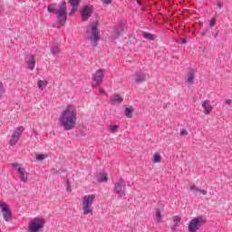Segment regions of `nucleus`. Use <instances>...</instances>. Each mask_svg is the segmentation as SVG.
<instances>
[{"label": "nucleus", "mask_w": 232, "mask_h": 232, "mask_svg": "<svg viewBox=\"0 0 232 232\" xmlns=\"http://www.w3.org/2000/svg\"><path fill=\"white\" fill-rule=\"evenodd\" d=\"M59 122L65 131L73 130L77 124V111L72 105H68L62 112Z\"/></svg>", "instance_id": "obj_1"}, {"label": "nucleus", "mask_w": 232, "mask_h": 232, "mask_svg": "<svg viewBox=\"0 0 232 232\" xmlns=\"http://www.w3.org/2000/svg\"><path fill=\"white\" fill-rule=\"evenodd\" d=\"M64 5L65 3L63 2L60 5L59 9H57L56 4H49L47 5V10L49 14H56L57 15L58 24L54 25L56 28H61V26H64V24L66 23L68 13L66 12V6Z\"/></svg>", "instance_id": "obj_2"}, {"label": "nucleus", "mask_w": 232, "mask_h": 232, "mask_svg": "<svg viewBox=\"0 0 232 232\" xmlns=\"http://www.w3.org/2000/svg\"><path fill=\"white\" fill-rule=\"evenodd\" d=\"M87 37L91 41L92 46H97V43L101 39V33L99 32V23L93 22L87 26Z\"/></svg>", "instance_id": "obj_3"}, {"label": "nucleus", "mask_w": 232, "mask_h": 232, "mask_svg": "<svg viewBox=\"0 0 232 232\" xmlns=\"http://www.w3.org/2000/svg\"><path fill=\"white\" fill-rule=\"evenodd\" d=\"M93 200H95V194L85 195L82 198L83 215H93Z\"/></svg>", "instance_id": "obj_4"}, {"label": "nucleus", "mask_w": 232, "mask_h": 232, "mask_svg": "<svg viewBox=\"0 0 232 232\" xmlns=\"http://www.w3.org/2000/svg\"><path fill=\"white\" fill-rule=\"evenodd\" d=\"M46 221L43 218H34L28 226V231L30 232H37L40 231V229H43L44 227V224Z\"/></svg>", "instance_id": "obj_5"}, {"label": "nucleus", "mask_w": 232, "mask_h": 232, "mask_svg": "<svg viewBox=\"0 0 232 232\" xmlns=\"http://www.w3.org/2000/svg\"><path fill=\"white\" fill-rule=\"evenodd\" d=\"M203 224H206V218L204 217L195 218L188 224V231L198 232V227H200Z\"/></svg>", "instance_id": "obj_6"}, {"label": "nucleus", "mask_w": 232, "mask_h": 232, "mask_svg": "<svg viewBox=\"0 0 232 232\" xmlns=\"http://www.w3.org/2000/svg\"><path fill=\"white\" fill-rule=\"evenodd\" d=\"M126 181L124 179H120L115 184L113 191L116 195H120V197H126Z\"/></svg>", "instance_id": "obj_7"}, {"label": "nucleus", "mask_w": 232, "mask_h": 232, "mask_svg": "<svg viewBox=\"0 0 232 232\" xmlns=\"http://www.w3.org/2000/svg\"><path fill=\"white\" fill-rule=\"evenodd\" d=\"M23 131H24V127L23 126L17 127L14 130L9 140L10 146H15V144L19 142V140L21 139V135H23Z\"/></svg>", "instance_id": "obj_8"}, {"label": "nucleus", "mask_w": 232, "mask_h": 232, "mask_svg": "<svg viewBox=\"0 0 232 232\" xmlns=\"http://www.w3.org/2000/svg\"><path fill=\"white\" fill-rule=\"evenodd\" d=\"M132 81H134L136 84H141V82H145V81H148V74L142 70H138L132 76Z\"/></svg>", "instance_id": "obj_9"}, {"label": "nucleus", "mask_w": 232, "mask_h": 232, "mask_svg": "<svg viewBox=\"0 0 232 232\" xmlns=\"http://www.w3.org/2000/svg\"><path fill=\"white\" fill-rule=\"evenodd\" d=\"M13 168H17V173L20 175V180L24 183H26L28 180V173L24 168L21 167L19 163H12Z\"/></svg>", "instance_id": "obj_10"}, {"label": "nucleus", "mask_w": 232, "mask_h": 232, "mask_svg": "<svg viewBox=\"0 0 232 232\" xmlns=\"http://www.w3.org/2000/svg\"><path fill=\"white\" fill-rule=\"evenodd\" d=\"M0 208L2 209L4 220H5V222H11L13 218L12 211H10V208H8V205L5 202H1Z\"/></svg>", "instance_id": "obj_11"}, {"label": "nucleus", "mask_w": 232, "mask_h": 232, "mask_svg": "<svg viewBox=\"0 0 232 232\" xmlns=\"http://www.w3.org/2000/svg\"><path fill=\"white\" fill-rule=\"evenodd\" d=\"M92 14H93V6L85 5L81 11L82 21H88V19L92 17Z\"/></svg>", "instance_id": "obj_12"}, {"label": "nucleus", "mask_w": 232, "mask_h": 232, "mask_svg": "<svg viewBox=\"0 0 232 232\" xmlns=\"http://www.w3.org/2000/svg\"><path fill=\"white\" fill-rule=\"evenodd\" d=\"M104 79V70L100 69L94 74H92V81L95 82L96 86H100L102 84V81Z\"/></svg>", "instance_id": "obj_13"}, {"label": "nucleus", "mask_w": 232, "mask_h": 232, "mask_svg": "<svg viewBox=\"0 0 232 232\" xmlns=\"http://www.w3.org/2000/svg\"><path fill=\"white\" fill-rule=\"evenodd\" d=\"M201 106L204 109L203 113H205V115H209V113H211V111H213V106L209 102V100L202 101Z\"/></svg>", "instance_id": "obj_14"}, {"label": "nucleus", "mask_w": 232, "mask_h": 232, "mask_svg": "<svg viewBox=\"0 0 232 232\" xmlns=\"http://www.w3.org/2000/svg\"><path fill=\"white\" fill-rule=\"evenodd\" d=\"M188 189L189 191H192V193L195 194H201V195H208V190L201 189L200 188L197 187L194 183L188 184Z\"/></svg>", "instance_id": "obj_15"}, {"label": "nucleus", "mask_w": 232, "mask_h": 232, "mask_svg": "<svg viewBox=\"0 0 232 232\" xmlns=\"http://www.w3.org/2000/svg\"><path fill=\"white\" fill-rule=\"evenodd\" d=\"M122 101H124L122 96L115 94L111 98V104H112V106H119L122 103Z\"/></svg>", "instance_id": "obj_16"}, {"label": "nucleus", "mask_w": 232, "mask_h": 232, "mask_svg": "<svg viewBox=\"0 0 232 232\" xmlns=\"http://www.w3.org/2000/svg\"><path fill=\"white\" fill-rule=\"evenodd\" d=\"M26 63L29 70H35V57L34 55H31L28 58H26Z\"/></svg>", "instance_id": "obj_17"}, {"label": "nucleus", "mask_w": 232, "mask_h": 232, "mask_svg": "<svg viewBox=\"0 0 232 232\" xmlns=\"http://www.w3.org/2000/svg\"><path fill=\"white\" fill-rule=\"evenodd\" d=\"M195 81V70L190 69L187 73V82L188 84H193Z\"/></svg>", "instance_id": "obj_18"}, {"label": "nucleus", "mask_w": 232, "mask_h": 232, "mask_svg": "<svg viewBox=\"0 0 232 232\" xmlns=\"http://www.w3.org/2000/svg\"><path fill=\"white\" fill-rule=\"evenodd\" d=\"M37 86L40 90H44V88H46V86H48V82L39 80L38 82H37Z\"/></svg>", "instance_id": "obj_19"}, {"label": "nucleus", "mask_w": 232, "mask_h": 232, "mask_svg": "<svg viewBox=\"0 0 232 232\" xmlns=\"http://www.w3.org/2000/svg\"><path fill=\"white\" fill-rule=\"evenodd\" d=\"M162 211L160 210V208H156V221L157 222H162V215H161Z\"/></svg>", "instance_id": "obj_20"}, {"label": "nucleus", "mask_w": 232, "mask_h": 232, "mask_svg": "<svg viewBox=\"0 0 232 232\" xmlns=\"http://www.w3.org/2000/svg\"><path fill=\"white\" fill-rule=\"evenodd\" d=\"M152 162H154V164L160 162V153L159 152L154 153L152 157Z\"/></svg>", "instance_id": "obj_21"}, {"label": "nucleus", "mask_w": 232, "mask_h": 232, "mask_svg": "<svg viewBox=\"0 0 232 232\" xmlns=\"http://www.w3.org/2000/svg\"><path fill=\"white\" fill-rule=\"evenodd\" d=\"M144 39H148V41H155V35L151 33L143 34Z\"/></svg>", "instance_id": "obj_22"}, {"label": "nucleus", "mask_w": 232, "mask_h": 232, "mask_svg": "<svg viewBox=\"0 0 232 232\" xmlns=\"http://www.w3.org/2000/svg\"><path fill=\"white\" fill-rule=\"evenodd\" d=\"M117 30L118 31L113 34L114 39H117V37H119V35H121V34H122V30H124V27L122 25H120Z\"/></svg>", "instance_id": "obj_23"}, {"label": "nucleus", "mask_w": 232, "mask_h": 232, "mask_svg": "<svg viewBox=\"0 0 232 232\" xmlns=\"http://www.w3.org/2000/svg\"><path fill=\"white\" fill-rule=\"evenodd\" d=\"M117 130H119V125H111L108 128V131L110 133H115V131H117Z\"/></svg>", "instance_id": "obj_24"}, {"label": "nucleus", "mask_w": 232, "mask_h": 232, "mask_svg": "<svg viewBox=\"0 0 232 232\" xmlns=\"http://www.w3.org/2000/svg\"><path fill=\"white\" fill-rule=\"evenodd\" d=\"M99 180H100V182H108V174L101 173Z\"/></svg>", "instance_id": "obj_25"}, {"label": "nucleus", "mask_w": 232, "mask_h": 232, "mask_svg": "<svg viewBox=\"0 0 232 232\" xmlns=\"http://www.w3.org/2000/svg\"><path fill=\"white\" fill-rule=\"evenodd\" d=\"M80 0H69V4L72 7L79 8Z\"/></svg>", "instance_id": "obj_26"}, {"label": "nucleus", "mask_w": 232, "mask_h": 232, "mask_svg": "<svg viewBox=\"0 0 232 232\" xmlns=\"http://www.w3.org/2000/svg\"><path fill=\"white\" fill-rule=\"evenodd\" d=\"M131 113H132L131 109H130L129 107H126L124 111V115H126L128 119H131Z\"/></svg>", "instance_id": "obj_27"}, {"label": "nucleus", "mask_w": 232, "mask_h": 232, "mask_svg": "<svg viewBox=\"0 0 232 232\" xmlns=\"http://www.w3.org/2000/svg\"><path fill=\"white\" fill-rule=\"evenodd\" d=\"M48 157V155L46 154H38L36 155V160H44V159H46Z\"/></svg>", "instance_id": "obj_28"}, {"label": "nucleus", "mask_w": 232, "mask_h": 232, "mask_svg": "<svg viewBox=\"0 0 232 232\" xmlns=\"http://www.w3.org/2000/svg\"><path fill=\"white\" fill-rule=\"evenodd\" d=\"M4 93H5V85H3V82H0V99L3 97Z\"/></svg>", "instance_id": "obj_29"}, {"label": "nucleus", "mask_w": 232, "mask_h": 232, "mask_svg": "<svg viewBox=\"0 0 232 232\" xmlns=\"http://www.w3.org/2000/svg\"><path fill=\"white\" fill-rule=\"evenodd\" d=\"M66 191H68V193H72V185L70 184V181L67 180L66 181V188H65Z\"/></svg>", "instance_id": "obj_30"}, {"label": "nucleus", "mask_w": 232, "mask_h": 232, "mask_svg": "<svg viewBox=\"0 0 232 232\" xmlns=\"http://www.w3.org/2000/svg\"><path fill=\"white\" fill-rule=\"evenodd\" d=\"M174 222V227H177V226H179V222H180V218L179 217H175L173 219Z\"/></svg>", "instance_id": "obj_31"}, {"label": "nucleus", "mask_w": 232, "mask_h": 232, "mask_svg": "<svg viewBox=\"0 0 232 232\" xmlns=\"http://www.w3.org/2000/svg\"><path fill=\"white\" fill-rule=\"evenodd\" d=\"M60 50L58 46H53L52 49V53H53V55L59 53Z\"/></svg>", "instance_id": "obj_32"}, {"label": "nucleus", "mask_w": 232, "mask_h": 232, "mask_svg": "<svg viewBox=\"0 0 232 232\" xmlns=\"http://www.w3.org/2000/svg\"><path fill=\"white\" fill-rule=\"evenodd\" d=\"M77 10H79V7H72L71 12L69 13V15H75V12H77Z\"/></svg>", "instance_id": "obj_33"}, {"label": "nucleus", "mask_w": 232, "mask_h": 232, "mask_svg": "<svg viewBox=\"0 0 232 232\" xmlns=\"http://www.w3.org/2000/svg\"><path fill=\"white\" fill-rule=\"evenodd\" d=\"M209 24H210V28H213V26H215V24H217V19L216 18H211Z\"/></svg>", "instance_id": "obj_34"}, {"label": "nucleus", "mask_w": 232, "mask_h": 232, "mask_svg": "<svg viewBox=\"0 0 232 232\" xmlns=\"http://www.w3.org/2000/svg\"><path fill=\"white\" fill-rule=\"evenodd\" d=\"M187 135H188V130L186 129H183L180 130V136L181 137H186Z\"/></svg>", "instance_id": "obj_35"}, {"label": "nucleus", "mask_w": 232, "mask_h": 232, "mask_svg": "<svg viewBox=\"0 0 232 232\" xmlns=\"http://www.w3.org/2000/svg\"><path fill=\"white\" fill-rule=\"evenodd\" d=\"M225 104H227V106H231V104H232L231 99L226 100Z\"/></svg>", "instance_id": "obj_36"}, {"label": "nucleus", "mask_w": 232, "mask_h": 232, "mask_svg": "<svg viewBox=\"0 0 232 232\" xmlns=\"http://www.w3.org/2000/svg\"><path fill=\"white\" fill-rule=\"evenodd\" d=\"M103 5H111V0H103Z\"/></svg>", "instance_id": "obj_37"}, {"label": "nucleus", "mask_w": 232, "mask_h": 232, "mask_svg": "<svg viewBox=\"0 0 232 232\" xmlns=\"http://www.w3.org/2000/svg\"><path fill=\"white\" fill-rule=\"evenodd\" d=\"M104 89H100L99 95H104Z\"/></svg>", "instance_id": "obj_38"}, {"label": "nucleus", "mask_w": 232, "mask_h": 232, "mask_svg": "<svg viewBox=\"0 0 232 232\" xmlns=\"http://www.w3.org/2000/svg\"><path fill=\"white\" fill-rule=\"evenodd\" d=\"M186 43H187L186 39H182V40L180 41V44H186Z\"/></svg>", "instance_id": "obj_39"}, {"label": "nucleus", "mask_w": 232, "mask_h": 232, "mask_svg": "<svg viewBox=\"0 0 232 232\" xmlns=\"http://www.w3.org/2000/svg\"><path fill=\"white\" fill-rule=\"evenodd\" d=\"M218 6L219 8H222V6H223L222 3H218Z\"/></svg>", "instance_id": "obj_40"}, {"label": "nucleus", "mask_w": 232, "mask_h": 232, "mask_svg": "<svg viewBox=\"0 0 232 232\" xmlns=\"http://www.w3.org/2000/svg\"><path fill=\"white\" fill-rule=\"evenodd\" d=\"M138 5H140V0H136Z\"/></svg>", "instance_id": "obj_41"}, {"label": "nucleus", "mask_w": 232, "mask_h": 232, "mask_svg": "<svg viewBox=\"0 0 232 232\" xmlns=\"http://www.w3.org/2000/svg\"><path fill=\"white\" fill-rule=\"evenodd\" d=\"M33 1H38V0H33Z\"/></svg>", "instance_id": "obj_42"}]
</instances>
